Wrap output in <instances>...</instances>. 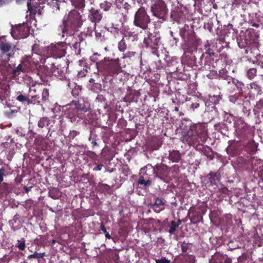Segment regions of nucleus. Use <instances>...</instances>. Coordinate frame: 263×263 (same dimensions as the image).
Returning a JSON list of instances; mask_svg holds the SVG:
<instances>
[{
  "label": "nucleus",
  "mask_w": 263,
  "mask_h": 263,
  "mask_svg": "<svg viewBox=\"0 0 263 263\" xmlns=\"http://www.w3.org/2000/svg\"><path fill=\"white\" fill-rule=\"evenodd\" d=\"M83 23L82 16L77 9L70 11L66 17L62 21V24L59 26V35L62 37L65 36H71L79 31Z\"/></svg>",
  "instance_id": "obj_1"
},
{
  "label": "nucleus",
  "mask_w": 263,
  "mask_h": 263,
  "mask_svg": "<svg viewBox=\"0 0 263 263\" xmlns=\"http://www.w3.org/2000/svg\"><path fill=\"white\" fill-rule=\"evenodd\" d=\"M180 127L182 130V140L191 145L194 144L198 136L204 135L206 132L204 125L194 124L188 120L182 121Z\"/></svg>",
  "instance_id": "obj_2"
},
{
  "label": "nucleus",
  "mask_w": 263,
  "mask_h": 263,
  "mask_svg": "<svg viewBox=\"0 0 263 263\" xmlns=\"http://www.w3.org/2000/svg\"><path fill=\"white\" fill-rule=\"evenodd\" d=\"M97 68L105 76L114 77L122 72L118 58L112 59L105 57L103 60L97 63Z\"/></svg>",
  "instance_id": "obj_3"
},
{
  "label": "nucleus",
  "mask_w": 263,
  "mask_h": 263,
  "mask_svg": "<svg viewBox=\"0 0 263 263\" xmlns=\"http://www.w3.org/2000/svg\"><path fill=\"white\" fill-rule=\"evenodd\" d=\"M151 22L150 16L144 7L141 6L135 11L133 21L134 26L143 30H145L148 29Z\"/></svg>",
  "instance_id": "obj_4"
},
{
  "label": "nucleus",
  "mask_w": 263,
  "mask_h": 263,
  "mask_svg": "<svg viewBox=\"0 0 263 263\" xmlns=\"http://www.w3.org/2000/svg\"><path fill=\"white\" fill-rule=\"evenodd\" d=\"M16 49V45L11 42L5 36H0V53L8 59L13 58Z\"/></svg>",
  "instance_id": "obj_5"
},
{
  "label": "nucleus",
  "mask_w": 263,
  "mask_h": 263,
  "mask_svg": "<svg viewBox=\"0 0 263 263\" xmlns=\"http://www.w3.org/2000/svg\"><path fill=\"white\" fill-rule=\"evenodd\" d=\"M151 11L154 16L165 21L166 19L168 9L164 1L158 0L151 5Z\"/></svg>",
  "instance_id": "obj_6"
},
{
  "label": "nucleus",
  "mask_w": 263,
  "mask_h": 263,
  "mask_svg": "<svg viewBox=\"0 0 263 263\" xmlns=\"http://www.w3.org/2000/svg\"><path fill=\"white\" fill-rule=\"evenodd\" d=\"M139 175L138 184L144 187L149 186L152 184L151 177L154 175L153 166L151 164H147L141 168Z\"/></svg>",
  "instance_id": "obj_7"
},
{
  "label": "nucleus",
  "mask_w": 263,
  "mask_h": 263,
  "mask_svg": "<svg viewBox=\"0 0 263 263\" xmlns=\"http://www.w3.org/2000/svg\"><path fill=\"white\" fill-rule=\"evenodd\" d=\"M67 47L65 42H60L56 44H51L47 47V52L50 57L61 58L65 56Z\"/></svg>",
  "instance_id": "obj_8"
},
{
  "label": "nucleus",
  "mask_w": 263,
  "mask_h": 263,
  "mask_svg": "<svg viewBox=\"0 0 263 263\" xmlns=\"http://www.w3.org/2000/svg\"><path fill=\"white\" fill-rule=\"evenodd\" d=\"M21 0H17V2H20ZM45 0H28L27 7L30 12V17H34L37 13L41 14L42 10L45 7Z\"/></svg>",
  "instance_id": "obj_9"
},
{
  "label": "nucleus",
  "mask_w": 263,
  "mask_h": 263,
  "mask_svg": "<svg viewBox=\"0 0 263 263\" xmlns=\"http://www.w3.org/2000/svg\"><path fill=\"white\" fill-rule=\"evenodd\" d=\"M50 57H47L46 59H41V63H46V67L50 68V71L52 75L59 78L62 79L65 77V74L66 71V68L65 67H62V65L58 64L55 65L54 63H49V61Z\"/></svg>",
  "instance_id": "obj_10"
},
{
  "label": "nucleus",
  "mask_w": 263,
  "mask_h": 263,
  "mask_svg": "<svg viewBox=\"0 0 263 263\" xmlns=\"http://www.w3.org/2000/svg\"><path fill=\"white\" fill-rule=\"evenodd\" d=\"M11 34L16 40L26 38L30 34V27L25 23L18 24L12 28Z\"/></svg>",
  "instance_id": "obj_11"
},
{
  "label": "nucleus",
  "mask_w": 263,
  "mask_h": 263,
  "mask_svg": "<svg viewBox=\"0 0 263 263\" xmlns=\"http://www.w3.org/2000/svg\"><path fill=\"white\" fill-rule=\"evenodd\" d=\"M206 212L205 206L200 205L196 208L190 209L189 216L192 223L196 224L203 221V216Z\"/></svg>",
  "instance_id": "obj_12"
},
{
  "label": "nucleus",
  "mask_w": 263,
  "mask_h": 263,
  "mask_svg": "<svg viewBox=\"0 0 263 263\" xmlns=\"http://www.w3.org/2000/svg\"><path fill=\"white\" fill-rule=\"evenodd\" d=\"M103 18V14L100 9H97L95 7H91L88 10V18L93 24V27H87V32L91 33L92 29H95L96 27V24L99 23Z\"/></svg>",
  "instance_id": "obj_13"
},
{
  "label": "nucleus",
  "mask_w": 263,
  "mask_h": 263,
  "mask_svg": "<svg viewBox=\"0 0 263 263\" xmlns=\"http://www.w3.org/2000/svg\"><path fill=\"white\" fill-rule=\"evenodd\" d=\"M235 132L237 137L242 139H245L252 135L251 127L242 121L238 122Z\"/></svg>",
  "instance_id": "obj_14"
},
{
  "label": "nucleus",
  "mask_w": 263,
  "mask_h": 263,
  "mask_svg": "<svg viewBox=\"0 0 263 263\" xmlns=\"http://www.w3.org/2000/svg\"><path fill=\"white\" fill-rule=\"evenodd\" d=\"M154 176L157 177L164 182L167 181L170 171L168 167L163 163L157 164L153 166Z\"/></svg>",
  "instance_id": "obj_15"
},
{
  "label": "nucleus",
  "mask_w": 263,
  "mask_h": 263,
  "mask_svg": "<svg viewBox=\"0 0 263 263\" xmlns=\"http://www.w3.org/2000/svg\"><path fill=\"white\" fill-rule=\"evenodd\" d=\"M160 37L156 34L149 33L147 37L144 39L143 43L146 47H150L153 51V53H155L157 51V46L160 41Z\"/></svg>",
  "instance_id": "obj_16"
},
{
  "label": "nucleus",
  "mask_w": 263,
  "mask_h": 263,
  "mask_svg": "<svg viewBox=\"0 0 263 263\" xmlns=\"http://www.w3.org/2000/svg\"><path fill=\"white\" fill-rule=\"evenodd\" d=\"M237 42L238 45L240 48H249L251 47L250 50L252 52V50H258V43H249V41L246 38V36H240L237 37Z\"/></svg>",
  "instance_id": "obj_17"
},
{
  "label": "nucleus",
  "mask_w": 263,
  "mask_h": 263,
  "mask_svg": "<svg viewBox=\"0 0 263 263\" xmlns=\"http://www.w3.org/2000/svg\"><path fill=\"white\" fill-rule=\"evenodd\" d=\"M121 33L124 37L132 41H137L138 39V30L135 28H131L128 26L125 27L121 30Z\"/></svg>",
  "instance_id": "obj_18"
},
{
  "label": "nucleus",
  "mask_w": 263,
  "mask_h": 263,
  "mask_svg": "<svg viewBox=\"0 0 263 263\" xmlns=\"http://www.w3.org/2000/svg\"><path fill=\"white\" fill-rule=\"evenodd\" d=\"M243 146L238 142H234L229 145L226 148L227 153L228 155L232 157H234L240 154Z\"/></svg>",
  "instance_id": "obj_19"
},
{
  "label": "nucleus",
  "mask_w": 263,
  "mask_h": 263,
  "mask_svg": "<svg viewBox=\"0 0 263 263\" xmlns=\"http://www.w3.org/2000/svg\"><path fill=\"white\" fill-rule=\"evenodd\" d=\"M83 35L86 36V34L84 32H81L80 34H77L74 33V35L69 36L70 37H72V40H73V42L74 44H73V47L74 49L75 53L76 54H79L80 53V43L82 42L83 40Z\"/></svg>",
  "instance_id": "obj_20"
},
{
  "label": "nucleus",
  "mask_w": 263,
  "mask_h": 263,
  "mask_svg": "<svg viewBox=\"0 0 263 263\" xmlns=\"http://www.w3.org/2000/svg\"><path fill=\"white\" fill-rule=\"evenodd\" d=\"M99 6L101 9L107 12L108 14H115L117 13V7L109 2L104 1L100 3Z\"/></svg>",
  "instance_id": "obj_21"
},
{
  "label": "nucleus",
  "mask_w": 263,
  "mask_h": 263,
  "mask_svg": "<svg viewBox=\"0 0 263 263\" xmlns=\"http://www.w3.org/2000/svg\"><path fill=\"white\" fill-rule=\"evenodd\" d=\"M205 51L204 54H208L210 57L215 56V51L218 48L217 43L210 42L207 41L204 45Z\"/></svg>",
  "instance_id": "obj_22"
},
{
  "label": "nucleus",
  "mask_w": 263,
  "mask_h": 263,
  "mask_svg": "<svg viewBox=\"0 0 263 263\" xmlns=\"http://www.w3.org/2000/svg\"><path fill=\"white\" fill-rule=\"evenodd\" d=\"M243 146L245 151L250 155H253L257 150L258 144L253 140H251Z\"/></svg>",
  "instance_id": "obj_23"
},
{
  "label": "nucleus",
  "mask_w": 263,
  "mask_h": 263,
  "mask_svg": "<svg viewBox=\"0 0 263 263\" xmlns=\"http://www.w3.org/2000/svg\"><path fill=\"white\" fill-rule=\"evenodd\" d=\"M171 17L177 23L180 24L184 20V13L179 8H176L171 12Z\"/></svg>",
  "instance_id": "obj_24"
},
{
  "label": "nucleus",
  "mask_w": 263,
  "mask_h": 263,
  "mask_svg": "<svg viewBox=\"0 0 263 263\" xmlns=\"http://www.w3.org/2000/svg\"><path fill=\"white\" fill-rule=\"evenodd\" d=\"M50 120L48 117H44L40 118L37 122V126L40 128H44L47 130L48 133H49L50 130V128L49 127L50 123Z\"/></svg>",
  "instance_id": "obj_25"
},
{
  "label": "nucleus",
  "mask_w": 263,
  "mask_h": 263,
  "mask_svg": "<svg viewBox=\"0 0 263 263\" xmlns=\"http://www.w3.org/2000/svg\"><path fill=\"white\" fill-rule=\"evenodd\" d=\"M47 5L53 10L55 11L60 10V3L65 1V0H46Z\"/></svg>",
  "instance_id": "obj_26"
},
{
  "label": "nucleus",
  "mask_w": 263,
  "mask_h": 263,
  "mask_svg": "<svg viewBox=\"0 0 263 263\" xmlns=\"http://www.w3.org/2000/svg\"><path fill=\"white\" fill-rule=\"evenodd\" d=\"M224 257V254L216 252L212 256L210 263H223Z\"/></svg>",
  "instance_id": "obj_27"
},
{
  "label": "nucleus",
  "mask_w": 263,
  "mask_h": 263,
  "mask_svg": "<svg viewBox=\"0 0 263 263\" xmlns=\"http://www.w3.org/2000/svg\"><path fill=\"white\" fill-rule=\"evenodd\" d=\"M181 155L178 151L173 150L170 152L168 159L174 162H178L181 159Z\"/></svg>",
  "instance_id": "obj_28"
},
{
  "label": "nucleus",
  "mask_w": 263,
  "mask_h": 263,
  "mask_svg": "<svg viewBox=\"0 0 263 263\" xmlns=\"http://www.w3.org/2000/svg\"><path fill=\"white\" fill-rule=\"evenodd\" d=\"M219 78L220 79L226 80L228 83L233 80L232 77L228 75V71L223 69L219 70Z\"/></svg>",
  "instance_id": "obj_29"
},
{
  "label": "nucleus",
  "mask_w": 263,
  "mask_h": 263,
  "mask_svg": "<svg viewBox=\"0 0 263 263\" xmlns=\"http://www.w3.org/2000/svg\"><path fill=\"white\" fill-rule=\"evenodd\" d=\"M71 105L74 106L76 108L82 111L85 110V109L86 108L83 100H73L71 103Z\"/></svg>",
  "instance_id": "obj_30"
},
{
  "label": "nucleus",
  "mask_w": 263,
  "mask_h": 263,
  "mask_svg": "<svg viewBox=\"0 0 263 263\" xmlns=\"http://www.w3.org/2000/svg\"><path fill=\"white\" fill-rule=\"evenodd\" d=\"M202 103V101L200 99L195 97L194 100L192 101V103L190 105V109H192V111L198 110L200 104Z\"/></svg>",
  "instance_id": "obj_31"
},
{
  "label": "nucleus",
  "mask_w": 263,
  "mask_h": 263,
  "mask_svg": "<svg viewBox=\"0 0 263 263\" xmlns=\"http://www.w3.org/2000/svg\"><path fill=\"white\" fill-rule=\"evenodd\" d=\"M165 204V202L163 201V199L157 198L155 200V203L152 205L153 209L155 212H159L160 211L162 210V208H159V210H157V208H159L160 205H164Z\"/></svg>",
  "instance_id": "obj_32"
},
{
  "label": "nucleus",
  "mask_w": 263,
  "mask_h": 263,
  "mask_svg": "<svg viewBox=\"0 0 263 263\" xmlns=\"http://www.w3.org/2000/svg\"><path fill=\"white\" fill-rule=\"evenodd\" d=\"M138 97L134 92L128 93L124 98V101L128 103H132L137 101Z\"/></svg>",
  "instance_id": "obj_33"
},
{
  "label": "nucleus",
  "mask_w": 263,
  "mask_h": 263,
  "mask_svg": "<svg viewBox=\"0 0 263 263\" xmlns=\"http://www.w3.org/2000/svg\"><path fill=\"white\" fill-rule=\"evenodd\" d=\"M71 4L76 8L83 9L85 6V0H70Z\"/></svg>",
  "instance_id": "obj_34"
},
{
  "label": "nucleus",
  "mask_w": 263,
  "mask_h": 263,
  "mask_svg": "<svg viewBox=\"0 0 263 263\" xmlns=\"http://www.w3.org/2000/svg\"><path fill=\"white\" fill-rule=\"evenodd\" d=\"M24 64V67L26 70L30 69L32 67L31 58V57H27L22 62Z\"/></svg>",
  "instance_id": "obj_35"
},
{
  "label": "nucleus",
  "mask_w": 263,
  "mask_h": 263,
  "mask_svg": "<svg viewBox=\"0 0 263 263\" xmlns=\"http://www.w3.org/2000/svg\"><path fill=\"white\" fill-rule=\"evenodd\" d=\"M257 75V70L256 68H251L247 70L246 76L248 79L252 80Z\"/></svg>",
  "instance_id": "obj_36"
},
{
  "label": "nucleus",
  "mask_w": 263,
  "mask_h": 263,
  "mask_svg": "<svg viewBox=\"0 0 263 263\" xmlns=\"http://www.w3.org/2000/svg\"><path fill=\"white\" fill-rule=\"evenodd\" d=\"M24 71H26V70L24 67V64L22 63L13 70V74L15 76H18L20 74L21 72H23Z\"/></svg>",
  "instance_id": "obj_37"
},
{
  "label": "nucleus",
  "mask_w": 263,
  "mask_h": 263,
  "mask_svg": "<svg viewBox=\"0 0 263 263\" xmlns=\"http://www.w3.org/2000/svg\"><path fill=\"white\" fill-rule=\"evenodd\" d=\"M98 190L101 192H108L110 189V186L107 184L99 183L98 186Z\"/></svg>",
  "instance_id": "obj_38"
},
{
  "label": "nucleus",
  "mask_w": 263,
  "mask_h": 263,
  "mask_svg": "<svg viewBox=\"0 0 263 263\" xmlns=\"http://www.w3.org/2000/svg\"><path fill=\"white\" fill-rule=\"evenodd\" d=\"M210 100L211 102H213L214 104H217L219 103L220 99H221V95H218L213 96L210 95Z\"/></svg>",
  "instance_id": "obj_39"
},
{
  "label": "nucleus",
  "mask_w": 263,
  "mask_h": 263,
  "mask_svg": "<svg viewBox=\"0 0 263 263\" xmlns=\"http://www.w3.org/2000/svg\"><path fill=\"white\" fill-rule=\"evenodd\" d=\"M40 103V96H34L28 99V104H39Z\"/></svg>",
  "instance_id": "obj_40"
},
{
  "label": "nucleus",
  "mask_w": 263,
  "mask_h": 263,
  "mask_svg": "<svg viewBox=\"0 0 263 263\" xmlns=\"http://www.w3.org/2000/svg\"><path fill=\"white\" fill-rule=\"evenodd\" d=\"M49 95V89L46 88H44L42 93V99L44 102L48 99Z\"/></svg>",
  "instance_id": "obj_41"
},
{
  "label": "nucleus",
  "mask_w": 263,
  "mask_h": 263,
  "mask_svg": "<svg viewBox=\"0 0 263 263\" xmlns=\"http://www.w3.org/2000/svg\"><path fill=\"white\" fill-rule=\"evenodd\" d=\"M44 256H45V253H37L35 252L33 254H31L29 256H28L29 258H42Z\"/></svg>",
  "instance_id": "obj_42"
},
{
  "label": "nucleus",
  "mask_w": 263,
  "mask_h": 263,
  "mask_svg": "<svg viewBox=\"0 0 263 263\" xmlns=\"http://www.w3.org/2000/svg\"><path fill=\"white\" fill-rule=\"evenodd\" d=\"M118 48L120 51H124L126 49V44L123 39L119 42Z\"/></svg>",
  "instance_id": "obj_43"
},
{
  "label": "nucleus",
  "mask_w": 263,
  "mask_h": 263,
  "mask_svg": "<svg viewBox=\"0 0 263 263\" xmlns=\"http://www.w3.org/2000/svg\"><path fill=\"white\" fill-rule=\"evenodd\" d=\"M177 227V226L176 224V221L172 220L171 222L170 229L168 230V233L171 235L173 234Z\"/></svg>",
  "instance_id": "obj_44"
},
{
  "label": "nucleus",
  "mask_w": 263,
  "mask_h": 263,
  "mask_svg": "<svg viewBox=\"0 0 263 263\" xmlns=\"http://www.w3.org/2000/svg\"><path fill=\"white\" fill-rule=\"evenodd\" d=\"M124 9L125 10L126 13L129 14L134 12L133 7L128 3H125L124 5Z\"/></svg>",
  "instance_id": "obj_45"
},
{
  "label": "nucleus",
  "mask_w": 263,
  "mask_h": 263,
  "mask_svg": "<svg viewBox=\"0 0 263 263\" xmlns=\"http://www.w3.org/2000/svg\"><path fill=\"white\" fill-rule=\"evenodd\" d=\"M36 89L35 88V86H32L30 88L29 91V96L31 98L34 96H39V94L36 93Z\"/></svg>",
  "instance_id": "obj_46"
},
{
  "label": "nucleus",
  "mask_w": 263,
  "mask_h": 263,
  "mask_svg": "<svg viewBox=\"0 0 263 263\" xmlns=\"http://www.w3.org/2000/svg\"><path fill=\"white\" fill-rule=\"evenodd\" d=\"M263 108V100H260L256 102L254 106V110L258 111L259 110Z\"/></svg>",
  "instance_id": "obj_47"
},
{
  "label": "nucleus",
  "mask_w": 263,
  "mask_h": 263,
  "mask_svg": "<svg viewBox=\"0 0 263 263\" xmlns=\"http://www.w3.org/2000/svg\"><path fill=\"white\" fill-rule=\"evenodd\" d=\"M28 99H29V98L28 97H27L25 96H24L22 94L18 95L16 97V100H18V101L22 102L26 101L28 104Z\"/></svg>",
  "instance_id": "obj_48"
},
{
  "label": "nucleus",
  "mask_w": 263,
  "mask_h": 263,
  "mask_svg": "<svg viewBox=\"0 0 263 263\" xmlns=\"http://www.w3.org/2000/svg\"><path fill=\"white\" fill-rule=\"evenodd\" d=\"M218 48H217V52H220L227 45L226 43H217Z\"/></svg>",
  "instance_id": "obj_49"
},
{
  "label": "nucleus",
  "mask_w": 263,
  "mask_h": 263,
  "mask_svg": "<svg viewBox=\"0 0 263 263\" xmlns=\"http://www.w3.org/2000/svg\"><path fill=\"white\" fill-rule=\"evenodd\" d=\"M6 171L4 167L0 168V183L4 180V176L6 175Z\"/></svg>",
  "instance_id": "obj_50"
},
{
  "label": "nucleus",
  "mask_w": 263,
  "mask_h": 263,
  "mask_svg": "<svg viewBox=\"0 0 263 263\" xmlns=\"http://www.w3.org/2000/svg\"><path fill=\"white\" fill-rule=\"evenodd\" d=\"M100 54L98 53H95L93 55L90 57V60L92 62L96 63V65L97 66V63L98 62L99 60L98 57H99Z\"/></svg>",
  "instance_id": "obj_51"
},
{
  "label": "nucleus",
  "mask_w": 263,
  "mask_h": 263,
  "mask_svg": "<svg viewBox=\"0 0 263 263\" xmlns=\"http://www.w3.org/2000/svg\"><path fill=\"white\" fill-rule=\"evenodd\" d=\"M81 90L79 88H77L76 86L72 89L71 93L74 97H77L79 96Z\"/></svg>",
  "instance_id": "obj_52"
},
{
  "label": "nucleus",
  "mask_w": 263,
  "mask_h": 263,
  "mask_svg": "<svg viewBox=\"0 0 263 263\" xmlns=\"http://www.w3.org/2000/svg\"><path fill=\"white\" fill-rule=\"evenodd\" d=\"M204 155L211 160L213 159L214 158L212 151L210 149H209V150L208 151H205Z\"/></svg>",
  "instance_id": "obj_53"
},
{
  "label": "nucleus",
  "mask_w": 263,
  "mask_h": 263,
  "mask_svg": "<svg viewBox=\"0 0 263 263\" xmlns=\"http://www.w3.org/2000/svg\"><path fill=\"white\" fill-rule=\"evenodd\" d=\"M229 98L230 102L235 103L238 99V96L236 95H231L229 96Z\"/></svg>",
  "instance_id": "obj_54"
},
{
  "label": "nucleus",
  "mask_w": 263,
  "mask_h": 263,
  "mask_svg": "<svg viewBox=\"0 0 263 263\" xmlns=\"http://www.w3.org/2000/svg\"><path fill=\"white\" fill-rule=\"evenodd\" d=\"M209 175L210 176V181L211 183L215 182V177H216V173L214 172H211L209 173Z\"/></svg>",
  "instance_id": "obj_55"
},
{
  "label": "nucleus",
  "mask_w": 263,
  "mask_h": 263,
  "mask_svg": "<svg viewBox=\"0 0 263 263\" xmlns=\"http://www.w3.org/2000/svg\"><path fill=\"white\" fill-rule=\"evenodd\" d=\"M156 263H170V260L167 259L165 257H162L160 259L156 260Z\"/></svg>",
  "instance_id": "obj_56"
},
{
  "label": "nucleus",
  "mask_w": 263,
  "mask_h": 263,
  "mask_svg": "<svg viewBox=\"0 0 263 263\" xmlns=\"http://www.w3.org/2000/svg\"><path fill=\"white\" fill-rule=\"evenodd\" d=\"M251 87L252 88L256 89L257 93H260V92L261 90V87L259 86H258V85H257L256 84L254 83H252L251 84Z\"/></svg>",
  "instance_id": "obj_57"
},
{
  "label": "nucleus",
  "mask_w": 263,
  "mask_h": 263,
  "mask_svg": "<svg viewBox=\"0 0 263 263\" xmlns=\"http://www.w3.org/2000/svg\"><path fill=\"white\" fill-rule=\"evenodd\" d=\"M181 251L183 253H185L187 252L189 249V247L187 244L185 242H183L182 244L181 245Z\"/></svg>",
  "instance_id": "obj_58"
},
{
  "label": "nucleus",
  "mask_w": 263,
  "mask_h": 263,
  "mask_svg": "<svg viewBox=\"0 0 263 263\" xmlns=\"http://www.w3.org/2000/svg\"><path fill=\"white\" fill-rule=\"evenodd\" d=\"M257 57V61L258 62V65H259L262 68H263V55H256Z\"/></svg>",
  "instance_id": "obj_59"
},
{
  "label": "nucleus",
  "mask_w": 263,
  "mask_h": 263,
  "mask_svg": "<svg viewBox=\"0 0 263 263\" xmlns=\"http://www.w3.org/2000/svg\"><path fill=\"white\" fill-rule=\"evenodd\" d=\"M17 247L21 251L24 250L26 247L25 241L24 240L23 241L21 242L17 246Z\"/></svg>",
  "instance_id": "obj_60"
},
{
  "label": "nucleus",
  "mask_w": 263,
  "mask_h": 263,
  "mask_svg": "<svg viewBox=\"0 0 263 263\" xmlns=\"http://www.w3.org/2000/svg\"><path fill=\"white\" fill-rule=\"evenodd\" d=\"M103 166V164H97L93 168V171H101Z\"/></svg>",
  "instance_id": "obj_61"
},
{
  "label": "nucleus",
  "mask_w": 263,
  "mask_h": 263,
  "mask_svg": "<svg viewBox=\"0 0 263 263\" xmlns=\"http://www.w3.org/2000/svg\"><path fill=\"white\" fill-rule=\"evenodd\" d=\"M225 256L224 257V259L223 260V261H224V263H232V259L228 257L227 255H224Z\"/></svg>",
  "instance_id": "obj_62"
},
{
  "label": "nucleus",
  "mask_w": 263,
  "mask_h": 263,
  "mask_svg": "<svg viewBox=\"0 0 263 263\" xmlns=\"http://www.w3.org/2000/svg\"><path fill=\"white\" fill-rule=\"evenodd\" d=\"M226 116H227V119L226 120L227 122H228L229 123L231 122V119L233 118V116L231 115L226 114Z\"/></svg>",
  "instance_id": "obj_63"
},
{
  "label": "nucleus",
  "mask_w": 263,
  "mask_h": 263,
  "mask_svg": "<svg viewBox=\"0 0 263 263\" xmlns=\"http://www.w3.org/2000/svg\"><path fill=\"white\" fill-rule=\"evenodd\" d=\"M88 156L90 158L93 159H96L97 157L96 154L94 152H90V154Z\"/></svg>",
  "instance_id": "obj_64"
}]
</instances>
